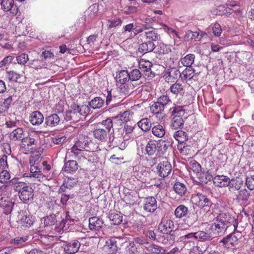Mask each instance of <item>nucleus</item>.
I'll return each instance as SVG.
<instances>
[{
  "label": "nucleus",
  "instance_id": "obj_15",
  "mask_svg": "<svg viewBox=\"0 0 254 254\" xmlns=\"http://www.w3.org/2000/svg\"><path fill=\"white\" fill-rule=\"evenodd\" d=\"M13 0H2L1 2V9L4 11H10L13 16L16 15L18 13V8L14 5Z\"/></svg>",
  "mask_w": 254,
  "mask_h": 254
},
{
  "label": "nucleus",
  "instance_id": "obj_54",
  "mask_svg": "<svg viewBox=\"0 0 254 254\" xmlns=\"http://www.w3.org/2000/svg\"><path fill=\"white\" fill-rule=\"evenodd\" d=\"M56 222V216L54 214H51L44 218V223L45 226H53Z\"/></svg>",
  "mask_w": 254,
  "mask_h": 254
},
{
  "label": "nucleus",
  "instance_id": "obj_38",
  "mask_svg": "<svg viewBox=\"0 0 254 254\" xmlns=\"http://www.w3.org/2000/svg\"><path fill=\"white\" fill-rule=\"evenodd\" d=\"M109 218L110 220L112 221L111 224L116 225L122 223L123 216L121 213L113 212L110 213Z\"/></svg>",
  "mask_w": 254,
  "mask_h": 254
},
{
  "label": "nucleus",
  "instance_id": "obj_45",
  "mask_svg": "<svg viewBox=\"0 0 254 254\" xmlns=\"http://www.w3.org/2000/svg\"><path fill=\"white\" fill-rule=\"evenodd\" d=\"M194 233L195 239H199L203 241L208 240L211 237L210 232L207 231H204L203 230H200L198 232H194Z\"/></svg>",
  "mask_w": 254,
  "mask_h": 254
},
{
  "label": "nucleus",
  "instance_id": "obj_43",
  "mask_svg": "<svg viewBox=\"0 0 254 254\" xmlns=\"http://www.w3.org/2000/svg\"><path fill=\"white\" fill-rule=\"evenodd\" d=\"M42 157L40 154H33L29 158L30 167H40Z\"/></svg>",
  "mask_w": 254,
  "mask_h": 254
},
{
  "label": "nucleus",
  "instance_id": "obj_17",
  "mask_svg": "<svg viewBox=\"0 0 254 254\" xmlns=\"http://www.w3.org/2000/svg\"><path fill=\"white\" fill-rule=\"evenodd\" d=\"M134 176L138 180L142 182H146L149 177V173L145 167H138L134 172Z\"/></svg>",
  "mask_w": 254,
  "mask_h": 254
},
{
  "label": "nucleus",
  "instance_id": "obj_63",
  "mask_svg": "<svg viewBox=\"0 0 254 254\" xmlns=\"http://www.w3.org/2000/svg\"><path fill=\"white\" fill-rule=\"evenodd\" d=\"M190 169L194 173H198L201 171V167L200 165L195 160H192L190 162Z\"/></svg>",
  "mask_w": 254,
  "mask_h": 254
},
{
  "label": "nucleus",
  "instance_id": "obj_37",
  "mask_svg": "<svg viewBox=\"0 0 254 254\" xmlns=\"http://www.w3.org/2000/svg\"><path fill=\"white\" fill-rule=\"evenodd\" d=\"M146 249L150 254H165V250L155 244L149 245Z\"/></svg>",
  "mask_w": 254,
  "mask_h": 254
},
{
  "label": "nucleus",
  "instance_id": "obj_42",
  "mask_svg": "<svg viewBox=\"0 0 254 254\" xmlns=\"http://www.w3.org/2000/svg\"><path fill=\"white\" fill-rule=\"evenodd\" d=\"M135 126H132L128 125H125L124 127V132H123V136L124 138L126 140L128 139V138L134 137V135L133 134V130L134 129Z\"/></svg>",
  "mask_w": 254,
  "mask_h": 254
},
{
  "label": "nucleus",
  "instance_id": "obj_51",
  "mask_svg": "<svg viewBox=\"0 0 254 254\" xmlns=\"http://www.w3.org/2000/svg\"><path fill=\"white\" fill-rule=\"evenodd\" d=\"M108 22V29H111L113 28L121 25L122 23V20L120 17H114L109 19Z\"/></svg>",
  "mask_w": 254,
  "mask_h": 254
},
{
  "label": "nucleus",
  "instance_id": "obj_50",
  "mask_svg": "<svg viewBox=\"0 0 254 254\" xmlns=\"http://www.w3.org/2000/svg\"><path fill=\"white\" fill-rule=\"evenodd\" d=\"M74 107L78 112L79 116H86L90 112V108L88 105H83L79 106L77 105L74 104Z\"/></svg>",
  "mask_w": 254,
  "mask_h": 254
},
{
  "label": "nucleus",
  "instance_id": "obj_34",
  "mask_svg": "<svg viewBox=\"0 0 254 254\" xmlns=\"http://www.w3.org/2000/svg\"><path fill=\"white\" fill-rule=\"evenodd\" d=\"M116 81L120 83H127L129 80V76L127 70H122L119 72L116 77Z\"/></svg>",
  "mask_w": 254,
  "mask_h": 254
},
{
  "label": "nucleus",
  "instance_id": "obj_1",
  "mask_svg": "<svg viewBox=\"0 0 254 254\" xmlns=\"http://www.w3.org/2000/svg\"><path fill=\"white\" fill-rule=\"evenodd\" d=\"M10 183L13 185V190L18 192L20 199L24 203L33 199L34 190L32 187L24 182L18 181V179H12Z\"/></svg>",
  "mask_w": 254,
  "mask_h": 254
},
{
  "label": "nucleus",
  "instance_id": "obj_52",
  "mask_svg": "<svg viewBox=\"0 0 254 254\" xmlns=\"http://www.w3.org/2000/svg\"><path fill=\"white\" fill-rule=\"evenodd\" d=\"M251 195L250 192L246 189H243L239 191L237 199L246 202L249 199Z\"/></svg>",
  "mask_w": 254,
  "mask_h": 254
},
{
  "label": "nucleus",
  "instance_id": "obj_19",
  "mask_svg": "<svg viewBox=\"0 0 254 254\" xmlns=\"http://www.w3.org/2000/svg\"><path fill=\"white\" fill-rule=\"evenodd\" d=\"M213 182L215 186L222 188L228 186L230 179L227 176L217 175L213 179Z\"/></svg>",
  "mask_w": 254,
  "mask_h": 254
},
{
  "label": "nucleus",
  "instance_id": "obj_20",
  "mask_svg": "<svg viewBox=\"0 0 254 254\" xmlns=\"http://www.w3.org/2000/svg\"><path fill=\"white\" fill-rule=\"evenodd\" d=\"M202 225L206 228L211 229L215 235H218L222 233L226 227L222 223L217 222V223L214 222L211 224H209L207 223H202Z\"/></svg>",
  "mask_w": 254,
  "mask_h": 254
},
{
  "label": "nucleus",
  "instance_id": "obj_59",
  "mask_svg": "<svg viewBox=\"0 0 254 254\" xmlns=\"http://www.w3.org/2000/svg\"><path fill=\"white\" fill-rule=\"evenodd\" d=\"M197 220V218L195 214H190L184 220L185 223L189 226H192Z\"/></svg>",
  "mask_w": 254,
  "mask_h": 254
},
{
  "label": "nucleus",
  "instance_id": "obj_26",
  "mask_svg": "<svg viewBox=\"0 0 254 254\" xmlns=\"http://www.w3.org/2000/svg\"><path fill=\"white\" fill-rule=\"evenodd\" d=\"M78 168V165L75 160H69L65 163L64 166V171L67 173H73Z\"/></svg>",
  "mask_w": 254,
  "mask_h": 254
},
{
  "label": "nucleus",
  "instance_id": "obj_64",
  "mask_svg": "<svg viewBox=\"0 0 254 254\" xmlns=\"http://www.w3.org/2000/svg\"><path fill=\"white\" fill-rule=\"evenodd\" d=\"M16 61L18 64L24 65L29 61V57L27 54L22 53L16 57Z\"/></svg>",
  "mask_w": 254,
  "mask_h": 254
},
{
  "label": "nucleus",
  "instance_id": "obj_22",
  "mask_svg": "<svg viewBox=\"0 0 254 254\" xmlns=\"http://www.w3.org/2000/svg\"><path fill=\"white\" fill-rule=\"evenodd\" d=\"M211 13L215 15H231V10L226 4L221 5L213 8Z\"/></svg>",
  "mask_w": 254,
  "mask_h": 254
},
{
  "label": "nucleus",
  "instance_id": "obj_49",
  "mask_svg": "<svg viewBox=\"0 0 254 254\" xmlns=\"http://www.w3.org/2000/svg\"><path fill=\"white\" fill-rule=\"evenodd\" d=\"M34 221V217L30 215H25L21 218V223L22 225L27 227L32 225Z\"/></svg>",
  "mask_w": 254,
  "mask_h": 254
},
{
  "label": "nucleus",
  "instance_id": "obj_13",
  "mask_svg": "<svg viewBox=\"0 0 254 254\" xmlns=\"http://www.w3.org/2000/svg\"><path fill=\"white\" fill-rule=\"evenodd\" d=\"M14 203L12 202L10 198L6 194H3L0 197V207L3 210V212L7 215L11 213Z\"/></svg>",
  "mask_w": 254,
  "mask_h": 254
},
{
  "label": "nucleus",
  "instance_id": "obj_33",
  "mask_svg": "<svg viewBox=\"0 0 254 254\" xmlns=\"http://www.w3.org/2000/svg\"><path fill=\"white\" fill-rule=\"evenodd\" d=\"M119 240L120 239L118 238H112L110 239L109 242H106L108 248V252L109 254H115L118 251V246L117 243Z\"/></svg>",
  "mask_w": 254,
  "mask_h": 254
},
{
  "label": "nucleus",
  "instance_id": "obj_11",
  "mask_svg": "<svg viewBox=\"0 0 254 254\" xmlns=\"http://www.w3.org/2000/svg\"><path fill=\"white\" fill-rule=\"evenodd\" d=\"M158 227L161 233L169 234L174 229V222L168 217H163Z\"/></svg>",
  "mask_w": 254,
  "mask_h": 254
},
{
  "label": "nucleus",
  "instance_id": "obj_47",
  "mask_svg": "<svg viewBox=\"0 0 254 254\" xmlns=\"http://www.w3.org/2000/svg\"><path fill=\"white\" fill-rule=\"evenodd\" d=\"M104 101L100 97H95L89 103L90 106L94 109H99L104 105Z\"/></svg>",
  "mask_w": 254,
  "mask_h": 254
},
{
  "label": "nucleus",
  "instance_id": "obj_46",
  "mask_svg": "<svg viewBox=\"0 0 254 254\" xmlns=\"http://www.w3.org/2000/svg\"><path fill=\"white\" fill-rule=\"evenodd\" d=\"M178 149L183 155L188 156L191 154V147L190 145H187L185 142L182 144H178Z\"/></svg>",
  "mask_w": 254,
  "mask_h": 254
},
{
  "label": "nucleus",
  "instance_id": "obj_7",
  "mask_svg": "<svg viewBox=\"0 0 254 254\" xmlns=\"http://www.w3.org/2000/svg\"><path fill=\"white\" fill-rule=\"evenodd\" d=\"M138 66L145 78L151 79L155 76V73L151 70L152 63L149 60L140 59L138 61Z\"/></svg>",
  "mask_w": 254,
  "mask_h": 254
},
{
  "label": "nucleus",
  "instance_id": "obj_35",
  "mask_svg": "<svg viewBox=\"0 0 254 254\" xmlns=\"http://www.w3.org/2000/svg\"><path fill=\"white\" fill-rule=\"evenodd\" d=\"M173 190L180 196L185 195L187 191L186 185L184 183L179 182L175 183L173 186Z\"/></svg>",
  "mask_w": 254,
  "mask_h": 254
},
{
  "label": "nucleus",
  "instance_id": "obj_60",
  "mask_svg": "<svg viewBox=\"0 0 254 254\" xmlns=\"http://www.w3.org/2000/svg\"><path fill=\"white\" fill-rule=\"evenodd\" d=\"M47 180V177L43 174L42 171L39 172V173L36 174H34L33 178L31 181H33L34 184H37L38 182H43Z\"/></svg>",
  "mask_w": 254,
  "mask_h": 254
},
{
  "label": "nucleus",
  "instance_id": "obj_62",
  "mask_svg": "<svg viewBox=\"0 0 254 254\" xmlns=\"http://www.w3.org/2000/svg\"><path fill=\"white\" fill-rule=\"evenodd\" d=\"M39 172H42V168L40 167H30V173H25L23 176L24 177H28L32 180L33 178L34 174H36Z\"/></svg>",
  "mask_w": 254,
  "mask_h": 254
},
{
  "label": "nucleus",
  "instance_id": "obj_30",
  "mask_svg": "<svg viewBox=\"0 0 254 254\" xmlns=\"http://www.w3.org/2000/svg\"><path fill=\"white\" fill-rule=\"evenodd\" d=\"M13 101V96L10 95L5 98L3 102H0V113L7 112Z\"/></svg>",
  "mask_w": 254,
  "mask_h": 254
},
{
  "label": "nucleus",
  "instance_id": "obj_12",
  "mask_svg": "<svg viewBox=\"0 0 254 254\" xmlns=\"http://www.w3.org/2000/svg\"><path fill=\"white\" fill-rule=\"evenodd\" d=\"M157 202L153 196H148L143 199V210L147 213H153L157 208Z\"/></svg>",
  "mask_w": 254,
  "mask_h": 254
},
{
  "label": "nucleus",
  "instance_id": "obj_57",
  "mask_svg": "<svg viewBox=\"0 0 254 254\" xmlns=\"http://www.w3.org/2000/svg\"><path fill=\"white\" fill-rule=\"evenodd\" d=\"M133 113L129 111L124 112L120 116V119L123 123H126L131 121L133 118Z\"/></svg>",
  "mask_w": 254,
  "mask_h": 254
},
{
  "label": "nucleus",
  "instance_id": "obj_2",
  "mask_svg": "<svg viewBox=\"0 0 254 254\" xmlns=\"http://www.w3.org/2000/svg\"><path fill=\"white\" fill-rule=\"evenodd\" d=\"M92 144L88 138L82 137L77 141L73 146L71 148V152L73 154L74 159L79 161H83L86 158L84 156V152L92 151L90 145Z\"/></svg>",
  "mask_w": 254,
  "mask_h": 254
},
{
  "label": "nucleus",
  "instance_id": "obj_24",
  "mask_svg": "<svg viewBox=\"0 0 254 254\" xmlns=\"http://www.w3.org/2000/svg\"><path fill=\"white\" fill-rule=\"evenodd\" d=\"M71 110L66 112L65 119L66 121L77 122L80 119L78 112H77L76 108L74 107V105L71 106Z\"/></svg>",
  "mask_w": 254,
  "mask_h": 254
},
{
  "label": "nucleus",
  "instance_id": "obj_56",
  "mask_svg": "<svg viewBox=\"0 0 254 254\" xmlns=\"http://www.w3.org/2000/svg\"><path fill=\"white\" fill-rule=\"evenodd\" d=\"M184 89L183 86L180 83H176L172 84L170 88V91L174 94H181Z\"/></svg>",
  "mask_w": 254,
  "mask_h": 254
},
{
  "label": "nucleus",
  "instance_id": "obj_41",
  "mask_svg": "<svg viewBox=\"0 0 254 254\" xmlns=\"http://www.w3.org/2000/svg\"><path fill=\"white\" fill-rule=\"evenodd\" d=\"M171 52V46L160 43L157 45L156 53L159 55L168 54Z\"/></svg>",
  "mask_w": 254,
  "mask_h": 254
},
{
  "label": "nucleus",
  "instance_id": "obj_8",
  "mask_svg": "<svg viewBox=\"0 0 254 254\" xmlns=\"http://www.w3.org/2000/svg\"><path fill=\"white\" fill-rule=\"evenodd\" d=\"M176 74V75L179 74L181 80L183 81H187L191 79L195 75V71L192 67H186V68L180 73L178 70L171 71L169 72V77L177 79V77H175L173 74Z\"/></svg>",
  "mask_w": 254,
  "mask_h": 254
},
{
  "label": "nucleus",
  "instance_id": "obj_9",
  "mask_svg": "<svg viewBox=\"0 0 254 254\" xmlns=\"http://www.w3.org/2000/svg\"><path fill=\"white\" fill-rule=\"evenodd\" d=\"M157 171L160 177H166L171 172V164L166 158H163L157 165Z\"/></svg>",
  "mask_w": 254,
  "mask_h": 254
},
{
  "label": "nucleus",
  "instance_id": "obj_21",
  "mask_svg": "<svg viewBox=\"0 0 254 254\" xmlns=\"http://www.w3.org/2000/svg\"><path fill=\"white\" fill-rule=\"evenodd\" d=\"M44 119L43 115L38 111L32 112L29 117L30 123L34 126H39L43 122Z\"/></svg>",
  "mask_w": 254,
  "mask_h": 254
},
{
  "label": "nucleus",
  "instance_id": "obj_10",
  "mask_svg": "<svg viewBox=\"0 0 254 254\" xmlns=\"http://www.w3.org/2000/svg\"><path fill=\"white\" fill-rule=\"evenodd\" d=\"M37 141L35 138L29 133L26 136H24L19 144V147L23 151L27 152L33 148V146L36 145Z\"/></svg>",
  "mask_w": 254,
  "mask_h": 254
},
{
  "label": "nucleus",
  "instance_id": "obj_55",
  "mask_svg": "<svg viewBox=\"0 0 254 254\" xmlns=\"http://www.w3.org/2000/svg\"><path fill=\"white\" fill-rule=\"evenodd\" d=\"M28 240V236L17 237L14 239H11L9 243L15 245H21Z\"/></svg>",
  "mask_w": 254,
  "mask_h": 254
},
{
  "label": "nucleus",
  "instance_id": "obj_61",
  "mask_svg": "<svg viewBox=\"0 0 254 254\" xmlns=\"http://www.w3.org/2000/svg\"><path fill=\"white\" fill-rule=\"evenodd\" d=\"M20 77V74L13 70L8 71L6 73V77L11 81L17 82Z\"/></svg>",
  "mask_w": 254,
  "mask_h": 254
},
{
  "label": "nucleus",
  "instance_id": "obj_4",
  "mask_svg": "<svg viewBox=\"0 0 254 254\" xmlns=\"http://www.w3.org/2000/svg\"><path fill=\"white\" fill-rule=\"evenodd\" d=\"M170 110L172 116H174L172 120V127L175 129L183 127L184 124L183 117L185 115L184 106L175 105L174 107L170 108Z\"/></svg>",
  "mask_w": 254,
  "mask_h": 254
},
{
  "label": "nucleus",
  "instance_id": "obj_18",
  "mask_svg": "<svg viewBox=\"0 0 254 254\" xmlns=\"http://www.w3.org/2000/svg\"><path fill=\"white\" fill-rule=\"evenodd\" d=\"M159 143L154 140H150L145 146V154L152 156L159 152Z\"/></svg>",
  "mask_w": 254,
  "mask_h": 254
},
{
  "label": "nucleus",
  "instance_id": "obj_53",
  "mask_svg": "<svg viewBox=\"0 0 254 254\" xmlns=\"http://www.w3.org/2000/svg\"><path fill=\"white\" fill-rule=\"evenodd\" d=\"M150 110L152 113L158 114L163 111L164 109L157 100L150 107Z\"/></svg>",
  "mask_w": 254,
  "mask_h": 254
},
{
  "label": "nucleus",
  "instance_id": "obj_36",
  "mask_svg": "<svg viewBox=\"0 0 254 254\" xmlns=\"http://www.w3.org/2000/svg\"><path fill=\"white\" fill-rule=\"evenodd\" d=\"M174 137L178 142L179 144H182L187 141L188 136L186 132L182 130H179L174 132Z\"/></svg>",
  "mask_w": 254,
  "mask_h": 254
},
{
  "label": "nucleus",
  "instance_id": "obj_48",
  "mask_svg": "<svg viewBox=\"0 0 254 254\" xmlns=\"http://www.w3.org/2000/svg\"><path fill=\"white\" fill-rule=\"evenodd\" d=\"M158 101L163 106L164 109L168 106L172 104V101L167 95H163L160 96L158 99Z\"/></svg>",
  "mask_w": 254,
  "mask_h": 254
},
{
  "label": "nucleus",
  "instance_id": "obj_3",
  "mask_svg": "<svg viewBox=\"0 0 254 254\" xmlns=\"http://www.w3.org/2000/svg\"><path fill=\"white\" fill-rule=\"evenodd\" d=\"M135 35L139 34L140 36L144 40L147 41H156L159 38V35L156 32L153 27L143 24L140 27L134 29Z\"/></svg>",
  "mask_w": 254,
  "mask_h": 254
},
{
  "label": "nucleus",
  "instance_id": "obj_58",
  "mask_svg": "<svg viewBox=\"0 0 254 254\" xmlns=\"http://www.w3.org/2000/svg\"><path fill=\"white\" fill-rule=\"evenodd\" d=\"M141 73L140 70L137 69H132L130 73H128L129 80L131 81H136L139 79L141 76Z\"/></svg>",
  "mask_w": 254,
  "mask_h": 254
},
{
  "label": "nucleus",
  "instance_id": "obj_44",
  "mask_svg": "<svg viewBox=\"0 0 254 254\" xmlns=\"http://www.w3.org/2000/svg\"><path fill=\"white\" fill-rule=\"evenodd\" d=\"M137 126L143 131H147L150 129L151 123L148 119L143 118L137 123Z\"/></svg>",
  "mask_w": 254,
  "mask_h": 254
},
{
  "label": "nucleus",
  "instance_id": "obj_14",
  "mask_svg": "<svg viewBox=\"0 0 254 254\" xmlns=\"http://www.w3.org/2000/svg\"><path fill=\"white\" fill-rule=\"evenodd\" d=\"M80 245V243L78 240H74L70 242L65 243L63 247L66 254H74L78 251Z\"/></svg>",
  "mask_w": 254,
  "mask_h": 254
},
{
  "label": "nucleus",
  "instance_id": "obj_16",
  "mask_svg": "<svg viewBox=\"0 0 254 254\" xmlns=\"http://www.w3.org/2000/svg\"><path fill=\"white\" fill-rule=\"evenodd\" d=\"M121 85L118 86L114 94L115 97H118L120 99L125 98L128 96L130 93V88L128 83H120Z\"/></svg>",
  "mask_w": 254,
  "mask_h": 254
},
{
  "label": "nucleus",
  "instance_id": "obj_40",
  "mask_svg": "<svg viewBox=\"0 0 254 254\" xmlns=\"http://www.w3.org/2000/svg\"><path fill=\"white\" fill-rule=\"evenodd\" d=\"M188 212V208L184 205L178 206L175 210L174 214L177 218H181L186 216Z\"/></svg>",
  "mask_w": 254,
  "mask_h": 254
},
{
  "label": "nucleus",
  "instance_id": "obj_29",
  "mask_svg": "<svg viewBox=\"0 0 254 254\" xmlns=\"http://www.w3.org/2000/svg\"><path fill=\"white\" fill-rule=\"evenodd\" d=\"M194 55L189 54L180 60L179 64H181L186 67H191V65L194 63Z\"/></svg>",
  "mask_w": 254,
  "mask_h": 254
},
{
  "label": "nucleus",
  "instance_id": "obj_27",
  "mask_svg": "<svg viewBox=\"0 0 254 254\" xmlns=\"http://www.w3.org/2000/svg\"><path fill=\"white\" fill-rule=\"evenodd\" d=\"M108 130L103 127H99L95 129L93 131L94 137L100 141H105L107 139Z\"/></svg>",
  "mask_w": 254,
  "mask_h": 254
},
{
  "label": "nucleus",
  "instance_id": "obj_25",
  "mask_svg": "<svg viewBox=\"0 0 254 254\" xmlns=\"http://www.w3.org/2000/svg\"><path fill=\"white\" fill-rule=\"evenodd\" d=\"M155 46L152 41H147L142 43L138 48V51L143 54L151 52L155 49Z\"/></svg>",
  "mask_w": 254,
  "mask_h": 254
},
{
  "label": "nucleus",
  "instance_id": "obj_39",
  "mask_svg": "<svg viewBox=\"0 0 254 254\" xmlns=\"http://www.w3.org/2000/svg\"><path fill=\"white\" fill-rule=\"evenodd\" d=\"M151 131L154 136L159 138L163 137L165 134V127L160 124L153 126L151 129Z\"/></svg>",
  "mask_w": 254,
  "mask_h": 254
},
{
  "label": "nucleus",
  "instance_id": "obj_23",
  "mask_svg": "<svg viewBox=\"0 0 254 254\" xmlns=\"http://www.w3.org/2000/svg\"><path fill=\"white\" fill-rule=\"evenodd\" d=\"M103 222L97 217L89 219V228L92 231H98L103 226Z\"/></svg>",
  "mask_w": 254,
  "mask_h": 254
},
{
  "label": "nucleus",
  "instance_id": "obj_5",
  "mask_svg": "<svg viewBox=\"0 0 254 254\" xmlns=\"http://www.w3.org/2000/svg\"><path fill=\"white\" fill-rule=\"evenodd\" d=\"M191 200L196 206L207 210H209L213 204L211 201L206 195L200 192L193 194L191 196Z\"/></svg>",
  "mask_w": 254,
  "mask_h": 254
},
{
  "label": "nucleus",
  "instance_id": "obj_28",
  "mask_svg": "<svg viewBox=\"0 0 254 254\" xmlns=\"http://www.w3.org/2000/svg\"><path fill=\"white\" fill-rule=\"evenodd\" d=\"M60 121L59 116L56 114H53L46 117L45 123L47 126L54 127L57 126Z\"/></svg>",
  "mask_w": 254,
  "mask_h": 254
},
{
  "label": "nucleus",
  "instance_id": "obj_31",
  "mask_svg": "<svg viewBox=\"0 0 254 254\" xmlns=\"http://www.w3.org/2000/svg\"><path fill=\"white\" fill-rule=\"evenodd\" d=\"M9 136L12 141H21L24 137V131L22 128L17 127L10 133Z\"/></svg>",
  "mask_w": 254,
  "mask_h": 254
},
{
  "label": "nucleus",
  "instance_id": "obj_6",
  "mask_svg": "<svg viewBox=\"0 0 254 254\" xmlns=\"http://www.w3.org/2000/svg\"><path fill=\"white\" fill-rule=\"evenodd\" d=\"M216 222L222 223L227 228L230 226L231 224H233V226L234 228V231H237V228L238 226V222L237 219H235L234 217L228 213L227 212H221L216 217Z\"/></svg>",
  "mask_w": 254,
  "mask_h": 254
},
{
  "label": "nucleus",
  "instance_id": "obj_32",
  "mask_svg": "<svg viewBox=\"0 0 254 254\" xmlns=\"http://www.w3.org/2000/svg\"><path fill=\"white\" fill-rule=\"evenodd\" d=\"M243 185V181L240 178H234L230 180L228 186L230 191H236L239 190Z\"/></svg>",
  "mask_w": 254,
  "mask_h": 254
}]
</instances>
